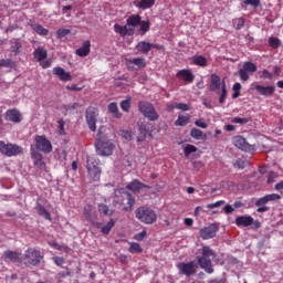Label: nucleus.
<instances>
[{
	"label": "nucleus",
	"mask_w": 283,
	"mask_h": 283,
	"mask_svg": "<svg viewBox=\"0 0 283 283\" xmlns=\"http://www.w3.org/2000/svg\"><path fill=\"white\" fill-rule=\"evenodd\" d=\"M139 27V33L142 36L149 32L151 23L149 20H143L140 14H130L126 20V25H120L118 23L114 24L115 33L119 34L122 38L133 36L135 34V29Z\"/></svg>",
	"instance_id": "1"
},
{
	"label": "nucleus",
	"mask_w": 283,
	"mask_h": 283,
	"mask_svg": "<svg viewBox=\"0 0 283 283\" xmlns=\"http://www.w3.org/2000/svg\"><path fill=\"white\" fill-rule=\"evenodd\" d=\"M201 256H197V263L206 273L212 274L214 272L212 268V260L217 256V253L208 245L199 250Z\"/></svg>",
	"instance_id": "2"
},
{
	"label": "nucleus",
	"mask_w": 283,
	"mask_h": 283,
	"mask_svg": "<svg viewBox=\"0 0 283 283\" xmlns=\"http://www.w3.org/2000/svg\"><path fill=\"white\" fill-rule=\"evenodd\" d=\"M135 217L145 224H154L157 221V213L148 207H140L135 211Z\"/></svg>",
	"instance_id": "3"
},
{
	"label": "nucleus",
	"mask_w": 283,
	"mask_h": 283,
	"mask_svg": "<svg viewBox=\"0 0 283 283\" xmlns=\"http://www.w3.org/2000/svg\"><path fill=\"white\" fill-rule=\"evenodd\" d=\"M42 259H43V255L39 250H35L34 248H30L24 252L22 262L27 268L38 266L41 263Z\"/></svg>",
	"instance_id": "4"
},
{
	"label": "nucleus",
	"mask_w": 283,
	"mask_h": 283,
	"mask_svg": "<svg viewBox=\"0 0 283 283\" xmlns=\"http://www.w3.org/2000/svg\"><path fill=\"white\" fill-rule=\"evenodd\" d=\"M139 111L143 113V115L148 118L150 122H156L159 118V114L157 113L155 106L145 101H140L138 104Z\"/></svg>",
	"instance_id": "5"
},
{
	"label": "nucleus",
	"mask_w": 283,
	"mask_h": 283,
	"mask_svg": "<svg viewBox=\"0 0 283 283\" xmlns=\"http://www.w3.org/2000/svg\"><path fill=\"white\" fill-rule=\"evenodd\" d=\"M95 146L99 156H111L115 149L114 144L108 139H97Z\"/></svg>",
	"instance_id": "6"
},
{
	"label": "nucleus",
	"mask_w": 283,
	"mask_h": 283,
	"mask_svg": "<svg viewBox=\"0 0 283 283\" xmlns=\"http://www.w3.org/2000/svg\"><path fill=\"white\" fill-rule=\"evenodd\" d=\"M98 165H99V161H97L95 157H87V171L90 177L94 181H98L101 178L102 170L98 167Z\"/></svg>",
	"instance_id": "7"
},
{
	"label": "nucleus",
	"mask_w": 283,
	"mask_h": 283,
	"mask_svg": "<svg viewBox=\"0 0 283 283\" xmlns=\"http://www.w3.org/2000/svg\"><path fill=\"white\" fill-rule=\"evenodd\" d=\"M21 146H17V144H4V142H0V153L7 157H13L22 154Z\"/></svg>",
	"instance_id": "8"
},
{
	"label": "nucleus",
	"mask_w": 283,
	"mask_h": 283,
	"mask_svg": "<svg viewBox=\"0 0 283 283\" xmlns=\"http://www.w3.org/2000/svg\"><path fill=\"white\" fill-rule=\"evenodd\" d=\"M177 269L179 270L180 274L190 277L197 273L198 264L195 261H190L188 263L180 262L177 264Z\"/></svg>",
	"instance_id": "9"
},
{
	"label": "nucleus",
	"mask_w": 283,
	"mask_h": 283,
	"mask_svg": "<svg viewBox=\"0 0 283 283\" xmlns=\"http://www.w3.org/2000/svg\"><path fill=\"white\" fill-rule=\"evenodd\" d=\"M35 147L38 150L50 154L53 150V146L50 142V139H46L44 135H36L35 137Z\"/></svg>",
	"instance_id": "10"
},
{
	"label": "nucleus",
	"mask_w": 283,
	"mask_h": 283,
	"mask_svg": "<svg viewBox=\"0 0 283 283\" xmlns=\"http://www.w3.org/2000/svg\"><path fill=\"white\" fill-rule=\"evenodd\" d=\"M256 71V64L251 61H247L245 63H243V67L239 70V77H241V81L248 82L250 78L249 73H255Z\"/></svg>",
	"instance_id": "11"
},
{
	"label": "nucleus",
	"mask_w": 283,
	"mask_h": 283,
	"mask_svg": "<svg viewBox=\"0 0 283 283\" xmlns=\"http://www.w3.org/2000/svg\"><path fill=\"white\" fill-rule=\"evenodd\" d=\"M98 109L94 106H90L86 109V120L90 129L92 132L96 130V123H97Z\"/></svg>",
	"instance_id": "12"
},
{
	"label": "nucleus",
	"mask_w": 283,
	"mask_h": 283,
	"mask_svg": "<svg viewBox=\"0 0 283 283\" xmlns=\"http://www.w3.org/2000/svg\"><path fill=\"white\" fill-rule=\"evenodd\" d=\"M31 158L33 159V165L38 171H46V164L43 160V155H41V153H38V150H32Z\"/></svg>",
	"instance_id": "13"
},
{
	"label": "nucleus",
	"mask_w": 283,
	"mask_h": 283,
	"mask_svg": "<svg viewBox=\"0 0 283 283\" xmlns=\"http://www.w3.org/2000/svg\"><path fill=\"white\" fill-rule=\"evenodd\" d=\"M254 90L260 96L263 97H271L275 94V86L274 85H261L256 84Z\"/></svg>",
	"instance_id": "14"
},
{
	"label": "nucleus",
	"mask_w": 283,
	"mask_h": 283,
	"mask_svg": "<svg viewBox=\"0 0 283 283\" xmlns=\"http://www.w3.org/2000/svg\"><path fill=\"white\" fill-rule=\"evenodd\" d=\"M218 231H219V228L216 224H211L209 227H206L199 230V235H201V239L203 240H209V239H213L217 235Z\"/></svg>",
	"instance_id": "15"
},
{
	"label": "nucleus",
	"mask_w": 283,
	"mask_h": 283,
	"mask_svg": "<svg viewBox=\"0 0 283 283\" xmlns=\"http://www.w3.org/2000/svg\"><path fill=\"white\" fill-rule=\"evenodd\" d=\"M234 147L243 150V151H253V146L251 144H248L247 139L242 136L234 137Z\"/></svg>",
	"instance_id": "16"
},
{
	"label": "nucleus",
	"mask_w": 283,
	"mask_h": 283,
	"mask_svg": "<svg viewBox=\"0 0 283 283\" xmlns=\"http://www.w3.org/2000/svg\"><path fill=\"white\" fill-rule=\"evenodd\" d=\"M223 82H221V77L212 73L210 75V92L220 94V87L222 86Z\"/></svg>",
	"instance_id": "17"
},
{
	"label": "nucleus",
	"mask_w": 283,
	"mask_h": 283,
	"mask_svg": "<svg viewBox=\"0 0 283 283\" xmlns=\"http://www.w3.org/2000/svg\"><path fill=\"white\" fill-rule=\"evenodd\" d=\"M281 199H282V197L280 195L271 193V195H268V196H264V197L258 199L256 202L254 203V206L264 207L269 202L279 201Z\"/></svg>",
	"instance_id": "18"
},
{
	"label": "nucleus",
	"mask_w": 283,
	"mask_h": 283,
	"mask_svg": "<svg viewBox=\"0 0 283 283\" xmlns=\"http://www.w3.org/2000/svg\"><path fill=\"white\" fill-rule=\"evenodd\" d=\"M126 188L134 193H139L142 189H150V186L143 184V181H139V179H134V181H130Z\"/></svg>",
	"instance_id": "19"
},
{
	"label": "nucleus",
	"mask_w": 283,
	"mask_h": 283,
	"mask_svg": "<svg viewBox=\"0 0 283 283\" xmlns=\"http://www.w3.org/2000/svg\"><path fill=\"white\" fill-rule=\"evenodd\" d=\"M53 74L59 76L60 81H62V82H72V80H73V76L71 75V73L66 72L61 66H55L53 69Z\"/></svg>",
	"instance_id": "20"
},
{
	"label": "nucleus",
	"mask_w": 283,
	"mask_h": 283,
	"mask_svg": "<svg viewBox=\"0 0 283 283\" xmlns=\"http://www.w3.org/2000/svg\"><path fill=\"white\" fill-rule=\"evenodd\" d=\"M6 120L19 124L22 120V115L17 108H11L6 112Z\"/></svg>",
	"instance_id": "21"
},
{
	"label": "nucleus",
	"mask_w": 283,
	"mask_h": 283,
	"mask_svg": "<svg viewBox=\"0 0 283 283\" xmlns=\"http://www.w3.org/2000/svg\"><path fill=\"white\" fill-rule=\"evenodd\" d=\"M177 77L179 80H182L184 82L188 83V84H191L193 83L196 76L195 74L188 70V69H182L180 70L178 73H177Z\"/></svg>",
	"instance_id": "22"
},
{
	"label": "nucleus",
	"mask_w": 283,
	"mask_h": 283,
	"mask_svg": "<svg viewBox=\"0 0 283 283\" xmlns=\"http://www.w3.org/2000/svg\"><path fill=\"white\" fill-rule=\"evenodd\" d=\"M3 260L9 263V262H12V263H22V258H21V254L18 253V252H14V251H6L3 253Z\"/></svg>",
	"instance_id": "23"
},
{
	"label": "nucleus",
	"mask_w": 283,
	"mask_h": 283,
	"mask_svg": "<svg viewBox=\"0 0 283 283\" xmlns=\"http://www.w3.org/2000/svg\"><path fill=\"white\" fill-rule=\"evenodd\" d=\"M76 55L80 57H86L91 53V41L86 40L83 45L75 51Z\"/></svg>",
	"instance_id": "24"
},
{
	"label": "nucleus",
	"mask_w": 283,
	"mask_h": 283,
	"mask_svg": "<svg viewBox=\"0 0 283 283\" xmlns=\"http://www.w3.org/2000/svg\"><path fill=\"white\" fill-rule=\"evenodd\" d=\"M190 64L197 65L199 67H207L208 66V60L206 56L200 54H195L192 57H190Z\"/></svg>",
	"instance_id": "25"
},
{
	"label": "nucleus",
	"mask_w": 283,
	"mask_h": 283,
	"mask_svg": "<svg viewBox=\"0 0 283 283\" xmlns=\"http://www.w3.org/2000/svg\"><path fill=\"white\" fill-rule=\"evenodd\" d=\"M126 64L128 67L132 65L138 66V69H145L147 63L145 57H134V59H126Z\"/></svg>",
	"instance_id": "26"
},
{
	"label": "nucleus",
	"mask_w": 283,
	"mask_h": 283,
	"mask_svg": "<svg viewBox=\"0 0 283 283\" xmlns=\"http://www.w3.org/2000/svg\"><path fill=\"white\" fill-rule=\"evenodd\" d=\"M29 25L31 29L41 36H48L49 35V29L44 28L42 24L29 22Z\"/></svg>",
	"instance_id": "27"
},
{
	"label": "nucleus",
	"mask_w": 283,
	"mask_h": 283,
	"mask_svg": "<svg viewBox=\"0 0 283 283\" xmlns=\"http://www.w3.org/2000/svg\"><path fill=\"white\" fill-rule=\"evenodd\" d=\"M237 227H250L253 224L254 222V219L250 216H241V217H238L237 220Z\"/></svg>",
	"instance_id": "28"
},
{
	"label": "nucleus",
	"mask_w": 283,
	"mask_h": 283,
	"mask_svg": "<svg viewBox=\"0 0 283 283\" xmlns=\"http://www.w3.org/2000/svg\"><path fill=\"white\" fill-rule=\"evenodd\" d=\"M34 59L40 63L41 61L46 60L48 57V50L44 46H39L33 52Z\"/></svg>",
	"instance_id": "29"
},
{
	"label": "nucleus",
	"mask_w": 283,
	"mask_h": 283,
	"mask_svg": "<svg viewBox=\"0 0 283 283\" xmlns=\"http://www.w3.org/2000/svg\"><path fill=\"white\" fill-rule=\"evenodd\" d=\"M136 50L139 53L148 54L150 52V50H151V43L150 42H146V41H139L136 44Z\"/></svg>",
	"instance_id": "30"
},
{
	"label": "nucleus",
	"mask_w": 283,
	"mask_h": 283,
	"mask_svg": "<svg viewBox=\"0 0 283 283\" xmlns=\"http://www.w3.org/2000/svg\"><path fill=\"white\" fill-rule=\"evenodd\" d=\"M156 0H138L137 8L140 10H148L154 7Z\"/></svg>",
	"instance_id": "31"
},
{
	"label": "nucleus",
	"mask_w": 283,
	"mask_h": 283,
	"mask_svg": "<svg viewBox=\"0 0 283 283\" xmlns=\"http://www.w3.org/2000/svg\"><path fill=\"white\" fill-rule=\"evenodd\" d=\"M36 211L40 217H43L45 220L52 221L50 212L41 203H36Z\"/></svg>",
	"instance_id": "32"
},
{
	"label": "nucleus",
	"mask_w": 283,
	"mask_h": 283,
	"mask_svg": "<svg viewBox=\"0 0 283 283\" xmlns=\"http://www.w3.org/2000/svg\"><path fill=\"white\" fill-rule=\"evenodd\" d=\"M125 197V200L127 201V207H125L123 210L129 212L133 210V207L135 206V198L129 192H126Z\"/></svg>",
	"instance_id": "33"
},
{
	"label": "nucleus",
	"mask_w": 283,
	"mask_h": 283,
	"mask_svg": "<svg viewBox=\"0 0 283 283\" xmlns=\"http://www.w3.org/2000/svg\"><path fill=\"white\" fill-rule=\"evenodd\" d=\"M84 216L85 218L90 221L94 223V220H96V213L93 212V207L92 206H86L84 208Z\"/></svg>",
	"instance_id": "34"
},
{
	"label": "nucleus",
	"mask_w": 283,
	"mask_h": 283,
	"mask_svg": "<svg viewBox=\"0 0 283 283\" xmlns=\"http://www.w3.org/2000/svg\"><path fill=\"white\" fill-rule=\"evenodd\" d=\"M108 111L115 118H122V113L118 109L117 103L112 102L108 104Z\"/></svg>",
	"instance_id": "35"
},
{
	"label": "nucleus",
	"mask_w": 283,
	"mask_h": 283,
	"mask_svg": "<svg viewBox=\"0 0 283 283\" xmlns=\"http://www.w3.org/2000/svg\"><path fill=\"white\" fill-rule=\"evenodd\" d=\"M22 49V43L20 39H14L11 41V50L14 55H18Z\"/></svg>",
	"instance_id": "36"
},
{
	"label": "nucleus",
	"mask_w": 283,
	"mask_h": 283,
	"mask_svg": "<svg viewBox=\"0 0 283 283\" xmlns=\"http://www.w3.org/2000/svg\"><path fill=\"white\" fill-rule=\"evenodd\" d=\"M115 224H116V220L111 219L106 226L102 227V233L105 235H108L112 229L115 227Z\"/></svg>",
	"instance_id": "37"
},
{
	"label": "nucleus",
	"mask_w": 283,
	"mask_h": 283,
	"mask_svg": "<svg viewBox=\"0 0 283 283\" xmlns=\"http://www.w3.org/2000/svg\"><path fill=\"white\" fill-rule=\"evenodd\" d=\"M98 211L101 214L106 217H112L114 214V211L109 210V208L104 203L98 205Z\"/></svg>",
	"instance_id": "38"
},
{
	"label": "nucleus",
	"mask_w": 283,
	"mask_h": 283,
	"mask_svg": "<svg viewBox=\"0 0 283 283\" xmlns=\"http://www.w3.org/2000/svg\"><path fill=\"white\" fill-rule=\"evenodd\" d=\"M15 62L12 61L11 59H0V69L6 67V69H14Z\"/></svg>",
	"instance_id": "39"
},
{
	"label": "nucleus",
	"mask_w": 283,
	"mask_h": 283,
	"mask_svg": "<svg viewBox=\"0 0 283 283\" xmlns=\"http://www.w3.org/2000/svg\"><path fill=\"white\" fill-rule=\"evenodd\" d=\"M129 252L132 253V254H140L142 252H143V249H142V247H140V244L139 243H137V242H132V243H129Z\"/></svg>",
	"instance_id": "40"
},
{
	"label": "nucleus",
	"mask_w": 283,
	"mask_h": 283,
	"mask_svg": "<svg viewBox=\"0 0 283 283\" xmlns=\"http://www.w3.org/2000/svg\"><path fill=\"white\" fill-rule=\"evenodd\" d=\"M268 43L272 49H279L281 46V40L276 36H270Z\"/></svg>",
	"instance_id": "41"
},
{
	"label": "nucleus",
	"mask_w": 283,
	"mask_h": 283,
	"mask_svg": "<svg viewBox=\"0 0 283 283\" xmlns=\"http://www.w3.org/2000/svg\"><path fill=\"white\" fill-rule=\"evenodd\" d=\"M227 94H228L227 84L223 81V83L221 84V96H219V104L226 103Z\"/></svg>",
	"instance_id": "42"
},
{
	"label": "nucleus",
	"mask_w": 283,
	"mask_h": 283,
	"mask_svg": "<svg viewBox=\"0 0 283 283\" xmlns=\"http://www.w3.org/2000/svg\"><path fill=\"white\" fill-rule=\"evenodd\" d=\"M190 137L201 140L203 139V133L199 128H192V130H190Z\"/></svg>",
	"instance_id": "43"
},
{
	"label": "nucleus",
	"mask_w": 283,
	"mask_h": 283,
	"mask_svg": "<svg viewBox=\"0 0 283 283\" xmlns=\"http://www.w3.org/2000/svg\"><path fill=\"white\" fill-rule=\"evenodd\" d=\"M189 123V117H186L185 115H179L178 119H176L175 125L185 127Z\"/></svg>",
	"instance_id": "44"
},
{
	"label": "nucleus",
	"mask_w": 283,
	"mask_h": 283,
	"mask_svg": "<svg viewBox=\"0 0 283 283\" xmlns=\"http://www.w3.org/2000/svg\"><path fill=\"white\" fill-rule=\"evenodd\" d=\"M249 166V161L248 159H237V161H234V167L237 169H244Z\"/></svg>",
	"instance_id": "45"
},
{
	"label": "nucleus",
	"mask_w": 283,
	"mask_h": 283,
	"mask_svg": "<svg viewBox=\"0 0 283 283\" xmlns=\"http://www.w3.org/2000/svg\"><path fill=\"white\" fill-rule=\"evenodd\" d=\"M234 24L237 25L235 27L237 31L242 30L245 24V18L239 17V18L234 19Z\"/></svg>",
	"instance_id": "46"
},
{
	"label": "nucleus",
	"mask_w": 283,
	"mask_h": 283,
	"mask_svg": "<svg viewBox=\"0 0 283 283\" xmlns=\"http://www.w3.org/2000/svg\"><path fill=\"white\" fill-rule=\"evenodd\" d=\"M130 105H132L130 98H128V99H123V101L120 102V108H122L124 112H126V113L129 112Z\"/></svg>",
	"instance_id": "47"
},
{
	"label": "nucleus",
	"mask_w": 283,
	"mask_h": 283,
	"mask_svg": "<svg viewBox=\"0 0 283 283\" xmlns=\"http://www.w3.org/2000/svg\"><path fill=\"white\" fill-rule=\"evenodd\" d=\"M71 33V30L70 29H59L57 31H56V36H57V39H63V38H65L66 35H69Z\"/></svg>",
	"instance_id": "48"
},
{
	"label": "nucleus",
	"mask_w": 283,
	"mask_h": 283,
	"mask_svg": "<svg viewBox=\"0 0 283 283\" xmlns=\"http://www.w3.org/2000/svg\"><path fill=\"white\" fill-rule=\"evenodd\" d=\"M198 150V148L196 146H192L191 144H188V146H186V148H184V154L186 156H189L193 153H196Z\"/></svg>",
	"instance_id": "49"
},
{
	"label": "nucleus",
	"mask_w": 283,
	"mask_h": 283,
	"mask_svg": "<svg viewBox=\"0 0 283 283\" xmlns=\"http://www.w3.org/2000/svg\"><path fill=\"white\" fill-rule=\"evenodd\" d=\"M84 88V85L83 86H78L77 84L73 83L71 85H66V90L67 91H72V92H82Z\"/></svg>",
	"instance_id": "50"
},
{
	"label": "nucleus",
	"mask_w": 283,
	"mask_h": 283,
	"mask_svg": "<svg viewBox=\"0 0 283 283\" xmlns=\"http://www.w3.org/2000/svg\"><path fill=\"white\" fill-rule=\"evenodd\" d=\"M57 124H59V134L61 136H64L65 135V122L63 119H59Z\"/></svg>",
	"instance_id": "51"
},
{
	"label": "nucleus",
	"mask_w": 283,
	"mask_h": 283,
	"mask_svg": "<svg viewBox=\"0 0 283 283\" xmlns=\"http://www.w3.org/2000/svg\"><path fill=\"white\" fill-rule=\"evenodd\" d=\"M243 3H245V6H252L254 7V9L259 8L261 4L260 0H244Z\"/></svg>",
	"instance_id": "52"
},
{
	"label": "nucleus",
	"mask_w": 283,
	"mask_h": 283,
	"mask_svg": "<svg viewBox=\"0 0 283 283\" xmlns=\"http://www.w3.org/2000/svg\"><path fill=\"white\" fill-rule=\"evenodd\" d=\"M261 78L273 80V74L269 70H262Z\"/></svg>",
	"instance_id": "53"
},
{
	"label": "nucleus",
	"mask_w": 283,
	"mask_h": 283,
	"mask_svg": "<svg viewBox=\"0 0 283 283\" xmlns=\"http://www.w3.org/2000/svg\"><path fill=\"white\" fill-rule=\"evenodd\" d=\"M176 108L184 112H188L189 105L187 103H176Z\"/></svg>",
	"instance_id": "54"
},
{
	"label": "nucleus",
	"mask_w": 283,
	"mask_h": 283,
	"mask_svg": "<svg viewBox=\"0 0 283 283\" xmlns=\"http://www.w3.org/2000/svg\"><path fill=\"white\" fill-rule=\"evenodd\" d=\"M232 123L244 125L249 123V119L243 117H234V119H232Z\"/></svg>",
	"instance_id": "55"
},
{
	"label": "nucleus",
	"mask_w": 283,
	"mask_h": 283,
	"mask_svg": "<svg viewBox=\"0 0 283 283\" xmlns=\"http://www.w3.org/2000/svg\"><path fill=\"white\" fill-rule=\"evenodd\" d=\"M224 203L226 202L223 200H221V201H217L214 203L208 205L207 208L211 210V209H214V208H219V207L223 206Z\"/></svg>",
	"instance_id": "56"
},
{
	"label": "nucleus",
	"mask_w": 283,
	"mask_h": 283,
	"mask_svg": "<svg viewBox=\"0 0 283 283\" xmlns=\"http://www.w3.org/2000/svg\"><path fill=\"white\" fill-rule=\"evenodd\" d=\"M146 237H147V232L144 230L143 232L136 234V235L134 237V239H135L136 241H139V242H140V241H143Z\"/></svg>",
	"instance_id": "57"
},
{
	"label": "nucleus",
	"mask_w": 283,
	"mask_h": 283,
	"mask_svg": "<svg viewBox=\"0 0 283 283\" xmlns=\"http://www.w3.org/2000/svg\"><path fill=\"white\" fill-rule=\"evenodd\" d=\"M195 125L201 129H206L208 127V124H206V122H203L202 119H197V122H195Z\"/></svg>",
	"instance_id": "58"
},
{
	"label": "nucleus",
	"mask_w": 283,
	"mask_h": 283,
	"mask_svg": "<svg viewBox=\"0 0 283 283\" xmlns=\"http://www.w3.org/2000/svg\"><path fill=\"white\" fill-rule=\"evenodd\" d=\"M39 63H40V65L42 66V69H44V70L51 67V64H52L51 60H45V61L42 60V61L39 62Z\"/></svg>",
	"instance_id": "59"
},
{
	"label": "nucleus",
	"mask_w": 283,
	"mask_h": 283,
	"mask_svg": "<svg viewBox=\"0 0 283 283\" xmlns=\"http://www.w3.org/2000/svg\"><path fill=\"white\" fill-rule=\"evenodd\" d=\"M233 211L234 209L230 205L223 207V212H226V214H231Z\"/></svg>",
	"instance_id": "60"
},
{
	"label": "nucleus",
	"mask_w": 283,
	"mask_h": 283,
	"mask_svg": "<svg viewBox=\"0 0 283 283\" xmlns=\"http://www.w3.org/2000/svg\"><path fill=\"white\" fill-rule=\"evenodd\" d=\"M269 210H270L269 207L261 206V207H258L256 212L258 213H264V212H268Z\"/></svg>",
	"instance_id": "61"
},
{
	"label": "nucleus",
	"mask_w": 283,
	"mask_h": 283,
	"mask_svg": "<svg viewBox=\"0 0 283 283\" xmlns=\"http://www.w3.org/2000/svg\"><path fill=\"white\" fill-rule=\"evenodd\" d=\"M53 260H54L55 264L59 265V266L64 264V259L63 258L56 256Z\"/></svg>",
	"instance_id": "62"
},
{
	"label": "nucleus",
	"mask_w": 283,
	"mask_h": 283,
	"mask_svg": "<svg viewBox=\"0 0 283 283\" xmlns=\"http://www.w3.org/2000/svg\"><path fill=\"white\" fill-rule=\"evenodd\" d=\"M274 189L277 191L283 190V179L282 181H279L277 184H275Z\"/></svg>",
	"instance_id": "63"
},
{
	"label": "nucleus",
	"mask_w": 283,
	"mask_h": 283,
	"mask_svg": "<svg viewBox=\"0 0 283 283\" xmlns=\"http://www.w3.org/2000/svg\"><path fill=\"white\" fill-rule=\"evenodd\" d=\"M210 283H227L226 279H221V280H212V282Z\"/></svg>",
	"instance_id": "64"
}]
</instances>
